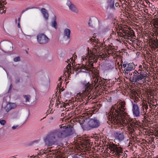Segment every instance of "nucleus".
<instances>
[{"instance_id":"nucleus-1","label":"nucleus","mask_w":158,"mask_h":158,"mask_svg":"<svg viewBox=\"0 0 158 158\" xmlns=\"http://www.w3.org/2000/svg\"><path fill=\"white\" fill-rule=\"evenodd\" d=\"M125 102H121L116 104L111 109L109 115L107 123L110 124L112 123L115 125L120 124L127 126L128 124L125 114L126 110Z\"/></svg>"},{"instance_id":"nucleus-2","label":"nucleus","mask_w":158,"mask_h":158,"mask_svg":"<svg viewBox=\"0 0 158 158\" xmlns=\"http://www.w3.org/2000/svg\"><path fill=\"white\" fill-rule=\"evenodd\" d=\"M73 134L72 127H67L63 129L55 130L51 131L46 136L45 142L48 146L54 144L57 138H64Z\"/></svg>"},{"instance_id":"nucleus-3","label":"nucleus","mask_w":158,"mask_h":158,"mask_svg":"<svg viewBox=\"0 0 158 158\" xmlns=\"http://www.w3.org/2000/svg\"><path fill=\"white\" fill-rule=\"evenodd\" d=\"M82 85L84 88L85 89L82 93L81 94H78L77 96L78 97H80L82 100L83 98L89 100L91 98H90V92L93 88V85L91 83H89V82H86L85 81L82 83Z\"/></svg>"},{"instance_id":"nucleus-4","label":"nucleus","mask_w":158,"mask_h":158,"mask_svg":"<svg viewBox=\"0 0 158 158\" xmlns=\"http://www.w3.org/2000/svg\"><path fill=\"white\" fill-rule=\"evenodd\" d=\"M134 77L133 78V81L141 85L145 83V84H148V82H146V78L148 77L147 76V73H145L143 72H141L140 74L138 72L136 71V72H133Z\"/></svg>"},{"instance_id":"nucleus-5","label":"nucleus","mask_w":158,"mask_h":158,"mask_svg":"<svg viewBox=\"0 0 158 158\" xmlns=\"http://www.w3.org/2000/svg\"><path fill=\"white\" fill-rule=\"evenodd\" d=\"M108 148L110 150V153L114 157H118L122 155L123 150L121 147H118L114 144H111L109 145Z\"/></svg>"},{"instance_id":"nucleus-6","label":"nucleus","mask_w":158,"mask_h":158,"mask_svg":"<svg viewBox=\"0 0 158 158\" xmlns=\"http://www.w3.org/2000/svg\"><path fill=\"white\" fill-rule=\"evenodd\" d=\"M149 88L150 89L151 88V86L150 85L149 86ZM155 91L154 89L153 90L152 89H149V101L150 100V102H149V106L150 108H155L156 107L155 104L156 102L155 99H153L154 96V93Z\"/></svg>"},{"instance_id":"nucleus-7","label":"nucleus","mask_w":158,"mask_h":158,"mask_svg":"<svg viewBox=\"0 0 158 158\" xmlns=\"http://www.w3.org/2000/svg\"><path fill=\"white\" fill-rule=\"evenodd\" d=\"M147 95L143 97V103L142 104V108L143 110V114L145 115L144 118L147 121L148 120V112L147 111L148 108V92L147 93Z\"/></svg>"},{"instance_id":"nucleus-8","label":"nucleus","mask_w":158,"mask_h":158,"mask_svg":"<svg viewBox=\"0 0 158 158\" xmlns=\"http://www.w3.org/2000/svg\"><path fill=\"white\" fill-rule=\"evenodd\" d=\"M37 39L38 42L41 44H46L49 41V39L43 34H39L37 36Z\"/></svg>"},{"instance_id":"nucleus-9","label":"nucleus","mask_w":158,"mask_h":158,"mask_svg":"<svg viewBox=\"0 0 158 158\" xmlns=\"http://www.w3.org/2000/svg\"><path fill=\"white\" fill-rule=\"evenodd\" d=\"M122 31L120 32L119 35L120 37L124 38L125 39L130 40L132 38L133 32H130L125 29H122Z\"/></svg>"},{"instance_id":"nucleus-10","label":"nucleus","mask_w":158,"mask_h":158,"mask_svg":"<svg viewBox=\"0 0 158 158\" xmlns=\"http://www.w3.org/2000/svg\"><path fill=\"white\" fill-rule=\"evenodd\" d=\"M100 124L99 120L95 118L90 119L87 123L88 126L91 128L98 127Z\"/></svg>"},{"instance_id":"nucleus-11","label":"nucleus","mask_w":158,"mask_h":158,"mask_svg":"<svg viewBox=\"0 0 158 158\" xmlns=\"http://www.w3.org/2000/svg\"><path fill=\"white\" fill-rule=\"evenodd\" d=\"M123 66L124 68V71L126 73V72H129L133 70L135 68V65L133 63L124 64Z\"/></svg>"},{"instance_id":"nucleus-12","label":"nucleus","mask_w":158,"mask_h":158,"mask_svg":"<svg viewBox=\"0 0 158 158\" xmlns=\"http://www.w3.org/2000/svg\"><path fill=\"white\" fill-rule=\"evenodd\" d=\"M92 61H89V64L88 66L84 65H82L81 67H79V69H85V70L91 71L93 72V69L94 68L93 67V63Z\"/></svg>"},{"instance_id":"nucleus-13","label":"nucleus","mask_w":158,"mask_h":158,"mask_svg":"<svg viewBox=\"0 0 158 158\" xmlns=\"http://www.w3.org/2000/svg\"><path fill=\"white\" fill-rule=\"evenodd\" d=\"M132 112L134 115L136 117L139 115L140 112L139 108L137 105L135 104H133Z\"/></svg>"},{"instance_id":"nucleus-14","label":"nucleus","mask_w":158,"mask_h":158,"mask_svg":"<svg viewBox=\"0 0 158 158\" xmlns=\"http://www.w3.org/2000/svg\"><path fill=\"white\" fill-rule=\"evenodd\" d=\"M114 135L115 139L120 141H123L124 138L123 133L122 132H116L115 133Z\"/></svg>"},{"instance_id":"nucleus-15","label":"nucleus","mask_w":158,"mask_h":158,"mask_svg":"<svg viewBox=\"0 0 158 158\" xmlns=\"http://www.w3.org/2000/svg\"><path fill=\"white\" fill-rule=\"evenodd\" d=\"M146 63H146H144V64H143V68H142V65L139 66V70L145 73H147V72H148V68L147 61H146Z\"/></svg>"},{"instance_id":"nucleus-16","label":"nucleus","mask_w":158,"mask_h":158,"mask_svg":"<svg viewBox=\"0 0 158 158\" xmlns=\"http://www.w3.org/2000/svg\"><path fill=\"white\" fill-rule=\"evenodd\" d=\"M15 107L16 105L14 103H10L6 105L5 109L7 112H8L11 109L15 108Z\"/></svg>"},{"instance_id":"nucleus-17","label":"nucleus","mask_w":158,"mask_h":158,"mask_svg":"<svg viewBox=\"0 0 158 158\" xmlns=\"http://www.w3.org/2000/svg\"><path fill=\"white\" fill-rule=\"evenodd\" d=\"M97 57L96 55L93 53H92L89 56V61H92L96 62L97 60Z\"/></svg>"},{"instance_id":"nucleus-18","label":"nucleus","mask_w":158,"mask_h":158,"mask_svg":"<svg viewBox=\"0 0 158 158\" xmlns=\"http://www.w3.org/2000/svg\"><path fill=\"white\" fill-rule=\"evenodd\" d=\"M96 75H95V76H94V82L93 83V82H92V85L94 86V87L96 86V88L97 87H98V86H97V85L98 84V83L99 82V80L100 78L98 76V75H97V76H96Z\"/></svg>"},{"instance_id":"nucleus-19","label":"nucleus","mask_w":158,"mask_h":158,"mask_svg":"<svg viewBox=\"0 0 158 158\" xmlns=\"http://www.w3.org/2000/svg\"><path fill=\"white\" fill-rule=\"evenodd\" d=\"M41 12L44 18L46 20H47L48 18L49 15L46 10L45 8H43L41 9Z\"/></svg>"},{"instance_id":"nucleus-20","label":"nucleus","mask_w":158,"mask_h":158,"mask_svg":"<svg viewBox=\"0 0 158 158\" xmlns=\"http://www.w3.org/2000/svg\"><path fill=\"white\" fill-rule=\"evenodd\" d=\"M52 26L56 28H57V23L56 21V16H54V17L52 18Z\"/></svg>"},{"instance_id":"nucleus-21","label":"nucleus","mask_w":158,"mask_h":158,"mask_svg":"<svg viewBox=\"0 0 158 158\" xmlns=\"http://www.w3.org/2000/svg\"><path fill=\"white\" fill-rule=\"evenodd\" d=\"M105 81L104 79H101L100 78L99 81V82L98 83V84L97 86L98 87L99 89H101L102 88V86L105 83Z\"/></svg>"},{"instance_id":"nucleus-22","label":"nucleus","mask_w":158,"mask_h":158,"mask_svg":"<svg viewBox=\"0 0 158 158\" xmlns=\"http://www.w3.org/2000/svg\"><path fill=\"white\" fill-rule=\"evenodd\" d=\"M149 45L150 46H152V47H154L155 45V41L154 38H150L149 36Z\"/></svg>"},{"instance_id":"nucleus-23","label":"nucleus","mask_w":158,"mask_h":158,"mask_svg":"<svg viewBox=\"0 0 158 158\" xmlns=\"http://www.w3.org/2000/svg\"><path fill=\"white\" fill-rule=\"evenodd\" d=\"M149 22H150V24H149V27L150 26V25H151V26H152V24H153L154 25L155 24L154 23L155 22L156 20L155 19H152L151 18V16L152 15L151 14H149Z\"/></svg>"},{"instance_id":"nucleus-24","label":"nucleus","mask_w":158,"mask_h":158,"mask_svg":"<svg viewBox=\"0 0 158 158\" xmlns=\"http://www.w3.org/2000/svg\"><path fill=\"white\" fill-rule=\"evenodd\" d=\"M70 30L68 28H66L65 29L64 34V36L67 37L68 39L70 38Z\"/></svg>"},{"instance_id":"nucleus-25","label":"nucleus","mask_w":158,"mask_h":158,"mask_svg":"<svg viewBox=\"0 0 158 158\" xmlns=\"http://www.w3.org/2000/svg\"><path fill=\"white\" fill-rule=\"evenodd\" d=\"M70 4L69 6V9L72 11L77 12V10L75 6L73 4L70 3Z\"/></svg>"},{"instance_id":"nucleus-26","label":"nucleus","mask_w":158,"mask_h":158,"mask_svg":"<svg viewBox=\"0 0 158 158\" xmlns=\"http://www.w3.org/2000/svg\"><path fill=\"white\" fill-rule=\"evenodd\" d=\"M108 55L106 54H104V53H102V54H99L97 55V56L98 58H102V59L104 60H107V57Z\"/></svg>"},{"instance_id":"nucleus-27","label":"nucleus","mask_w":158,"mask_h":158,"mask_svg":"<svg viewBox=\"0 0 158 158\" xmlns=\"http://www.w3.org/2000/svg\"><path fill=\"white\" fill-rule=\"evenodd\" d=\"M0 2L2 6V7H0V14H2L3 13L4 14L6 12V9L5 8V7L4 6V4H2V2L1 1Z\"/></svg>"},{"instance_id":"nucleus-28","label":"nucleus","mask_w":158,"mask_h":158,"mask_svg":"<svg viewBox=\"0 0 158 158\" xmlns=\"http://www.w3.org/2000/svg\"><path fill=\"white\" fill-rule=\"evenodd\" d=\"M93 45H94L93 46H94V49L96 50V52H97V51L99 50L100 49V45H96L95 44H93Z\"/></svg>"},{"instance_id":"nucleus-29","label":"nucleus","mask_w":158,"mask_h":158,"mask_svg":"<svg viewBox=\"0 0 158 158\" xmlns=\"http://www.w3.org/2000/svg\"><path fill=\"white\" fill-rule=\"evenodd\" d=\"M89 42L90 43L93 42H94L95 43H97L98 42V40L96 39H94L92 38L90 39L89 41Z\"/></svg>"},{"instance_id":"nucleus-30","label":"nucleus","mask_w":158,"mask_h":158,"mask_svg":"<svg viewBox=\"0 0 158 158\" xmlns=\"http://www.w3.org/2000/svg\"><path fill=\"white\" fill-rule=\"evenodd\" d=\"M132 97H133L139 96L138 93L135 91L132 92Z\"/></svg>"},{"instance_id":"nucleus-31","label":"nucleus","mask_w":158,"mask_h":158,"mask_svg":"<svg viewBox=\"0 0 158 158\" xmlns=\"http://www.w3.org/2000/svg\"><path fill=\"white\" fill-rule=\"evenodd\" d=\"M127 121L128 123V126H129V124L130 125H132V123L131 122L132 121V119L126 116Z\"/></svg>"},{"instance_id":"nucleus-32","label":"nucleus","mask_w":158,"mask_h":158,"mask_svg":"<svg viewBox=\"0 0 158 158\" xmlns=\"http://www.w3.org/2000/svg\"><path fill=\"white\" fill-rule=\"evenodd\" d=\"M24 97L25 99V101L26 102L29 101L30 98V95H24Z\"/></svg>"},{"instance_id":"nucleus-33","label":"nucleus","mask_w":158,"mask_h":158,"mask_svg":"<svg viewBox=\"0 0 158 158\" xmlns=\"http://www.w3.org/2000/svg\"><path fill=\"white\" fill-rule=\"evenodd\" d=\"M149 79L151 80L152 79L153 80L155 77V75L154 74H153V75H150V73H149Z\"/></svg>"},{"instance_id":"nucleus-34","label":"nucleus","mask_w":158,"mask_h":158,"mask_svg":"<svg viewBox=\"0 0 158 158\" xmlns=\"http://www.w3.org/2000/svg\"><path fill=\"white\" fill-rule=\"evenodd\" d=\"M6 123V121L4 120L0 119V124L2 125H4Z\"/></svg>"},{"instance_id":"nucleus-35","label":"nucleus","mask_w":158,"mask_h":158,"mask_svg":"<svg viewBox=\"0 0 158 158\" xmlns=\"http://www.w3.org/2000/svg\"><path fill=\"white\" fill-rule=\"evenodd\" d=\"M67 71L68 72H69L70 70H71V64H69L66 67Z\"/></svg>"},{"instance_id":"nucleus-36","label":"nucleus","mask_w":158,"mask_h":158,"mask_svg":"<svg viewBox=\"0 0 158 158\" xmlns=\"http://www.w3.org/2000/svg\"><path fill=\"white\" fill-rule=\"evenodd\" d=\"M20 60V57H17L14 59V61L15 62L19 61Z\"/></svg>"},{"instance_id":"nucleus-37","label":"nucleus","mask_w":158,"mask_h":158,"mask_svg":"<svg viewBox=\"0 0 158 158\" xmlns=\"http://www.w3.org/2000/svg\"><path fill=\"white\" fill-rule=\"evenodd\" d=\"M60 102L59 100H57L56 101V106L57 107V108H58L59 106V105L60 104Z\"/></svg>"},{"instance_id":"nucleus-38","label":"nucleus","mask_w":158,"mask_h":158,"mask_svg":"<svg viewBox=\"0 0 158 158\" xmlns=\"http://www.w3.org/2000/svg\"><path fill=\"white\" fill-rule=\"evenodd\" d=\"M153 130H151L149 129V136H150V135H152V133H153Z\"/></svg>"},{"instance_id":"nucleus-39","label":"nucleus","mask_w":158,"mask_h":158,"mask_svg":"<svg viewBox=\"0 0 158 158\" xmlns=\"http://www.w3.org/2000/svg\"><path fill=\"white\" fill-rule=\"evenodd\" d=\"M134 98L135 100H134V102H135L138 101V100H139V96L137 97H133V98Z\"/></svg>"},{"instance_id":"nucleus-40","label":"nucleus","mask_w":158,"mask_h":158,"mask_svg":"<svg viewBox=\"0 0 158 158\" xmlns=\"http://www.w3.org/2000/svg\"><path fill=\"white\" fill-rule=\"evenodd\" d=\"M147 22H146L144 24V27L145 28H146L147 29V27L148 26V23H147Z\"/></svg>"},{"instance_id":"nucleus-41","label":"nucleus","mask_w":158,"mask_h":158,"mask_svg":"<svg viewBox=\"0 0 158 158\" xmlns=\"http://www.w3.org/2000/svg\"><path fill=\"white\" fill-rule=\"evenodd\" d=\"M61 84H58V85H57V89H58V88L59 89H60V87H61Z\"/></svg>"},{"instance_id":"nucleus-42","label":"nucleus","mask_w":158,"mask_h":158,"mask_svg":"<svg viewBox=\"0 0 158 158\" xmlns=\"http://www.w3.org/2000/svg\"><path fill=\"white\" fill-rule=\"evenodd\" d=\"M18 127V126H13L12 127V128L13 129H15Z\"/></svg>"},{"instance_id":"nucleus-43","label":"nucleus","mask_w":158,"mask_h":158,"mask_svg":"<svg viewBox=\"0 0 158 158\" xmlns=\"http://www.w3.org/2000/svg\"><path fill=\"white\" fill-rule=\"evenodd\" d=\"M151 5H152V4H151L150 3H149V9H151V10H152V9H151V8H150L149 7H151Z\"/></svg>"},{"instance_id":"nucleus-44","label":"nucleus","mask_w":158,"mask_h":158,"mask_svg":"<svg viewBox=\"0 0 158 158\" xmlns=\"http://www.w3.org/2000/svg\"><path fill=\"white\" fill-rule=\"evenodd\" d=\"M1 2H2V4H3L4 5V4H6V1H0Z\"/></svg>"},{"instance_id":"nucleus-45","label":"nucleus","mask_w":158,"mask_h":158,"mask_svg":"<svg viewBox=\"0 0 158 158\" xmlns=\"http://www.w3.org/2000/svg\"><path fill=\"white\" fill-rule=\"evenodd\" d=\"M150 144L151 145V147L152 148H154V147H155V146H154V145H152V144Z\"/></svg>"},{"instance_id":"nucleus-46","label":"nucleus","mask_w":158,"mask_h":158,"mask_svg":"<svg viewBox=\"0 0 158 158\" xmlns=\"http://www.w3.org/2000/svg\"><path fill=\"white\" fill-rule=\"evenodd\" d=\"M85 115L88 116L89 115V114H90L89 113H85Z\"/></svg>"},{"instance_id":"nucleus-47","label":"nucleus","mask_w":158,"mask_h":158,"mask_svg":"<svg viewBox=\"0 0 158 158\" xmlns=\"http://www.w3.org/2000/svg\"><path fill=\"white\" fill-rule=\"evenodd\" d=\"M115 5L116 6H118L119 5V3L117 2L115 3Z\"/></svg>"},{"instance_id":"nucleus-48","label":"nucleus","mask_w":158,"mask_h":158,"mask_svg":"<svg viewBox=\"0 0 158 158\" xmlns=\"http://www.w3.org/2000/svg\"><path fill=\"white\" fill-rule=\"evenodd\" d=\"M70 60H71V61H73V58L72 57L69 60H68L69 61Z\"/></svg>"},{"instance_id":"nucleus-49","label":"nucleus","mask_w":158,"mask_h":158,"mask_svg":"<svg viewBox=\"0 0 158 158\" xmlns=\"http://www.w3.org/2000/svg\"><path fill=\"white\" fill-rule=\"evenodd\" d=\"M144 11L146 13H147L148 12L147 11L148 10L147 9H145V10H144Z\"/></svg>"},{"instance_id":"nucleus-50","label":"nucleus","mask_w":158,"mask_h":158,"mask_svg":"<svg viewBox=\"0 0 158 158\" xmlns=\"http://www.w3.org/2000/svg\"><path fill=\"white\" fill-rule=\"evenodd\" d=\"M18 27L19 28H20V23H19V22L18 24Z\"/></svg>"},{"instance_id":"nucleus-51","label":"nucleus","mask_w":158,"mask_h":158,"mask_svg":"<svg viewBox=\"0 0 158 158\" xmlns=\"http://www.w3.org/2000/svg\"><path fill=\"white\" fill-rule=\"evenodd\" d=\"M147 31H145L146 32V36L147 37V36H148V33H147Z\"/></svg>"},{"instance_id":"nucleus-52","label":"nucleus","mask_w":158,"mask_h":158,"mask_svg":"<svg viewBox=\"0 0 158 158\" xmlns=\"http://www.w3.org/2000/svg\"><path fill=\"white\" fill-rule=\"evenodd\" d=\"M61 77H62V76L61 77H60V78H59V81H60L61 80Z\"/></svg>"},{"instance_id":"nucleus-53","label":"nucleus","mask_w":158,"mask_h":158,"mask_svg":"<svg viewBox=\"0 0 158 158\" xmlns=\"http://www.w3.org/2000/svg\"><path fill=\"white\" fill-rule=\"evenodd\" d=\"M151 64H152V62L151 61H150L149 62V64L150 65H151Z\"/></svg>"},{"instance_id":"nucleus-54","label":"nucleus","mask_w":158,"mask_h":158,"mask_svg":"<svg viewBox=\"0 0 158 158\" xmlns=\"http://www.w3.org/2000/svg\"><path fill=\"white\" fill-rule=\"evenodd\" d=\"M37 142V141H34L32 143H36Z\"/></svg>"},{"instance_id":"nucleus-55","label":"nucleus","mask_w":158,"mask_h":158,"mask_svg":"<svg viewBox=\"0 0 158 158\" xmlns=\"http://www.w3.org/2000/svg\"><path fill=\"white\" fill-rule=\"evenodd\" d=\"M18 20L19 22V23L20 21V18H18Z\"/></svg>"},{"instance_id":"nucleus-56","label":"nucleus","mask_w":158,"mask_h":158,"mask_svg":"<svg viewBox=\"0 0 158 158\" xmlns=\"http://www.w3.org/2000/svg\"><path fill=\"white\" fill-rule=\"evenodd\" d=\"M2 5L1 4V2H0V7H1L2 6Z\"/></svg>"},{"instance_id":"nucleus-57","label":"nucleus","mask_w":158,"mask_h":158,"mask_svg":"<svg viewBox=\"0 0 158 158\" xmlns=\"http://www.w3.org/2000/svg\"><path fill=\"white\" fill-rule=\"evenodd\" d=\"M151 123L150 122V121H149V123H148V124H149H149H150Z\"/></svg>"},{"instance_id":"nucleus-58","label":"nucleus","mask_w":158,"mask_h":158,"mask_svg":"<svg viewBox=\"0 0 158 158\" xmlns=\"http://www.w3.org/2000/svg\"><path fill=\"white\" fill-rule=\"evenodd\" d=\"M129 74L130 75H132V73H130Z\"/></svg>"},{"instance_id":"nucleus-59","label":"nucleus","mask_w":158,"mask_h":158,"mask_svg":"<svg viewBox=\"0 0 158 158\" xmlns=\"http://www.w3.org/2000/svg\"><path fill=\"white\" fill-rule=\"evenodd\" d=\"M88 24L90 26H91V25H90V22H89Z\"/></svg>"},{"instance_id":"nucleus-60","label":"nucleus","mask_w":158,"mask_h":158,"mask_svg":"<svg viewBox=\"0 0 158 158\" xmlns=\"http://www.w3.org/2000/svg\"><path fill=\"white\" fill-rule=\"evenodd\" d=\"M61 81H60V82H59V84H61Z\"/></svg>"},{"instance_id":"nucleus-61","label":"nucleus","mask_w":158,"mask_h":158,"mask_svg":"<svg viewBox=\"0 0 158 158\" xmlns=\"http://www.w3.org/2000/svg\"><path fill=\"white\" fill-rule=\"evenodd\" d=\"M27 35V36H31V35Z\"/></svg>"},{"instance_id":"nucleus-62","label":"nucleus","mask_w":158,"mask_h":158,"mask_svg":"<svg viewBox=\"0 0 158 158\" xmlns=\"http://www.w3.org/2000/svg\"><path fill=\"white\" fill-rule=\"evenodd\" d=\"M51 101H52V99H51V100L50 101V103L51 102Z\"/></svg>"},{"instance_id":"nucleus-63","label":"nucleus","mask_w":158,"mask_h":158,"mask_svg":"<svg viewBox=\"0 0 158 158\" xmlns=\"http://www.w3.org/2000/svg\"><path fill=\"white\" fill-rule=\"evenodd\" d=\"M150 69L151 70V69H150V68H149V69H148L149 71Z\"/></svg>"},{"instance_id":"nucleus-64","label":"nucleus","mask_w":158,"mask_h":158,"mask_svg":"<svg viewBox=\"0 0 158 158\" xmlns=\"http://www.w3.org/2000/svg\"><path fill=\"white\" fill-rule=\"evenodd\" d=\"M145 157L147 158H148V156H145Z\"/></svg>"}]
</instances>
